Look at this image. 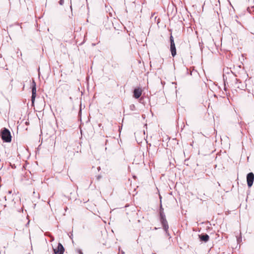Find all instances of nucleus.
Segmentation results:
<instances>
[{"label": "nucleus", "mask_w": 254, "mask_h": 254, "mask_svg": "<svg viewBox=\"0 0 254 254\" xmlns=\"http://www.w3.org/2000/svg\"><path fill=\"white\" fill-rule=\"evenodd\" d=\"M0 135L2 140L5 142H10L11 141V136L9 130L3 128L1 130Z\"/></svg>", "instance_id": "nucleus-1"}, {"label": "nucleus", "mask_w": 254, "mask_h": 254, "mask_svg": "<svg viewBox=\"0 0 254 254\" xmlns=\"http://www.w3.org/2000/svg\"><path fill=\"white\" fill-rule=\"evenodd\" d=\"M142 94V90L140 88H135L133 90V97L135 99L139 98Z\"/></svg>", "instance_id": "nucleus-7"}, {"label": "nucleus", "mask_w": 254, "mask_h": 254, "mask_svg": "<svg viewBox=\"0 0 254 254\" xmlns=\"http://www.w3.org/2000/svg\"><path fill=\"white\" fill-rule=\"evenodd\" d=\"M80 254H83V253L82 252L80 253Z\"/></svg>", "instance_id": "nucleus-17"}, {"label": "nucleus", "mask_w": 254, "mask_h": 254, "mask_svg": "<svg viewBox=\"0 0 254 254\" xmlns=\"http://www.w3.org/2000/svg\"><path fill=\"white\" fill-rule=\"evenodd\" d=\"M254 181V174L252 172L248 173L247 175V182L249 188H251Z\"/></svg>", "instance_id": "nucleus-3"}, {"label": "nucleus", "mask_w": 254, "mask_h": 254, "mask_svg": "<svg viewBox=\"0 0 254 254\" xmlns=\"http://www.w3.org/2000/svg\"><path fill=\"white\" fill-rule=\"evenodd\" d=\"M234 80L235 81V84L237 85V82L239 81V80L237 78H234Z\"/></svg>", "instance_id": "nucleus-13"}, {"label": "nucleus", "mask_w": 254, "mask_h": 254, "mask_svg": "<svg viewBox=\"0 0 254 254\" xmlns=\"http://www.w3.org/2000/svg\"><path fill=\"white\" fill-rule=\"evenodd\" d=\"M36 96V85L34 80H33L32 85V96H31V101L33 103Z\"/></svg>", "instance_id": "nucleus-5"}, {"label": "nucleus", "mask_w": 254, "mask_h": 254, "mask_svg": "<svg viewBox=\"0 0 254 254\" xmlns=\"http://www.w3.org/2000/svg\"><path fill=\"white\" fill-rule=\"evenodd\" d=\"M11 193V190H9L8 191V193Z\"/></svg>", "instance_id": "nucleus-14"}, {"label": "nucleus", "mask_w": 254, "mask_h": 254, "mask_svg": "<svg viewBox=\"0 0 254 254\" xmlns=\"http://www.w3.org/2000/svg\"><path fill=\"white\" fill-rule=\"evenodd\" d=\"M129 108L131 110L133 111L135 108V106L133 104H131L130 105Z\"/></svg>", "instance_id": "nucleus-10"}, {"label": "nucleus", "mask_w": 254, "mask_h": 254, "mask_svg": "<svg viewBox=\"0 0 254 254\" xmlns=\"http://www.w3.org/2000/svg\"><path fill=\"white\" fill-rule=\"evenodd\" d=\"M121 253H122V254H124V252L123 251H122V252H121Z\"/></svg>", "instance_id": "nucleus-15"}, {"label": "nucleus", "mask_w": 254, "mask_h": 254, "mask_svg": "<svg viewBox=\"0 0 254 254\" xmlns=\"http://www.w3.org/2000/svg\"><path fill=\"white\" fill-rule=\"evenodd\" d=\"M226 79H227V77L225 78V75H223V80H224L225 86L226 85Z\"/></svg>", "instance_id": "nucleus-12"}, {"label": "nucleus", "mask_w": 254, "mask_h": 254, "mask_svg": "<svg viewBox=\"0 0 254 254\" xmlns=\"http://www.w3.org/2000/svg\"><path fill=\"white\" fill-rule=\"evenodd\" d=\"M170 51L172 56L174 57L176 55V49L173 36L171 35L170 37Z\"/></svg>", "instance_id": "nucleus-2"}, {"label": "nucleus", "mask_w": 254, "mask_h": 254, "mask_svg": "<svg viewBox=\"0 0 254 254\" xmlns=\"http://www.w3.org/2000/svg\"><path fill=\"white\" fill-rule=\"evenodd\" d=\"M166 219L165 215L163 212V209L162 207V206H161L160 210V219Z\"/></svg>", "instance_id": "nucleus-9"}, {"label": "nucleus", "mask_w": 254, "mask_h": 254, "mask_svg": "<svg viewBox=\"0 0 254 254\" xmlns=\"http://www.w3.org/2000/svg\"><path fill=\"white\" fill-rule=\"evenodd\" d=\"M53 251L55 254H64V248L62 244L59 243L58 247L55 249H53Z\"/></svg>", "instance_id": "nucleus-4"}, {"label": "nucleus", "mask_w": 254, "mask_h": 254, "mask_svg": "<svg viewBox=\"0 0 254 254\" xmlns=\"http://www.w3.org/2000/svg\"><path fill=\"white\" fill-rule=\"evenodd\" d=\"M199 237L200 240L204 242H207L209 239V236L206 234H201Z\"/></svg>", "instance_id": "nucleus-8"}, {"label": "nucleus", "mask_w": 254, "mask_h": 254, "mask_svg": "<svg viewBox=\"0 0 254 254\" xmlns=\"http://www.w3.org/2000/svg\"><path fill=\"white\" fill-rule=\"evenodd\" d=\"M64 3V0H60L59 1V4L61 5H63Z\"/></svg>", "instance_id": "nucleus-11"}, {"label": "nucleus", "mask_w": 254, "mask_h": 254, "mask_svg": "<svg viewBox=\"0 0 254 254\" xmlns=\"http://www.w3.org/2000/svg\"><path fill=\"white\" fill-rule=\"evenodd\" d=\"M160 222L162 225L163 229H164L165 231L166 232V234H167V235L169 236V234L168 232L169 226H168V222H167L166 219H161V220H160Z\"/></svg>", "instance_id": "nucleus-6"}, {"label": "nucleus", "mask_w": 254, "mask_h": 254, "mask_svg": "<svg viewBox=\"0 0 254 254\" xmlns=\"http://www.w3.org/2000/svg\"><path fill=\"white\" fill-rule=\"evenodd\" d=\"M237 87L238 88H240V86H239V85H237Z\"/></svg>", "instance_id": "nucleus-16"}]
</instances>
